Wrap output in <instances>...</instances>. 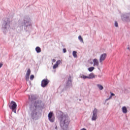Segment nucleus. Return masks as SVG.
I'll list each match as a JSON object with an SVG mask.
<instances>
[{
	"instance_id": "nucleus-1",
	"label": "nucleus",
	"mask_w": 130,
	"mask_h": 130,
	"mask_svg": "<svg viewBox=\"0 0 130 130\" xmlns=\"http://www.w3.org/2000/svg\"><path fill=\"white\" fill-rule=\"evenodd\" d=\"M59 119L61 127L64 130L68 129V127H69V124L70 123L69 117L64 115V114H62Z\"/></svg>"
},
{
	"instance_id": "nucleus-2",
	"label": "nucleus",
	"mask_w": 130,
	"mask_h": 130,
	"mask_svg": "<svg viewBox=\"0 0 130 130\" xmlns=\"http://www.w3.org/2000/svg\"><path fill=\"white\" fill-rule=\"evenodd\" d=\"M31 111L30 115L32 119L37 118V103L35 102L34 105H31L29 108Z\"/></svg>"
},
{
	"instance_id": "nucleus-3",
	"label": "nucleus",
	"mask_w": 130,
	"mask_h": 130,
	"mask_svg": "<svg viewBox=\"0 0 130 130\" xmlns=\"http://www.w3.org/2000/svg\"><path fill=\"white\" fill-rule=\"evenodd\" d=\"M9 108H10V109H12V111H13L14 113H16L17 104L16 103V102L14 101H11L10 105H9Z\"/></svg>"
},
{
	"instance_id": "nucleus-4",
	"label": "nucleus",
	"mask_w": 130,
	"mask_h": 130,
	"mask_svg": "<svg viewBox=\"0 0 130 130\" xmlns=\"http://www.w3.org/2000/svg\"><path fill=\"white\" fill-rule=\"evenodd\" d=\"M48 119L51 122H54L55 117H54V114L53 112H50L49 113L48 115Z\"/></svg>"
},
{
	"instance_id": "nucleus-5",
	"label": "nucleus",
	"mask_w": 130,
	"mask_h": 130,
	"mask_svg": "<svg viewBox=\"0 0 130 130\" xmlns=\"http://www.w3.org/2000/svg\"><path fill=\"white\" fill-rule=\"evenodd\" d=\"M48 83H49V81L48 80V79H43L42 81V83H41L42 87H43V88H45V87H46V86L48 85Z\"/></svg>"
},
{
	"instance_id": "nucleus-6",
	"label": "nucleus",
	"mask_w": 130,
	"mask_h": 130,
	"mask_svg": "<svg viewBox=\"0 0 130 130\" xmlns=\"http://www.w3.org/2000/svg\"><path fill=\"white\" fill-rule=\"evenodd\" d=\"M98 111L96 109H94L93 112V115L92 118V120H96L97 119V113Z\"/></svg>"
},
{
	"instance_id": "nucleus-7",
	"label": "nucleus",
	"mask_w": 130,
	"mask_h": 130,
	"mask_svg": "<svg viewBox=\"0 0 130 130\" xmlns=\"http://www.w3.org/2000/svg\"><path fill=\"white\" fill-rule=\"evenodd\" d=\"M107 56V55L106 54V53H104L102 54L100 57V62H102V61L105 60Z\"/></svg>"
},
{
	"instance_id": "nucleus-8",
	"label": "nucleus",
	"mask_w": 130,
	"mask_h": 130,
	"mask_svg": "<svg viewBox=\"0 0 130 130\" xmlns=\"http://www.w3.org/2000/svg\"><path fill=\"white\" fill-rule=\"evenodd\" d=\"M61 63V60H58L56 61V63L53 66V70L56 69V68H58V65Z\"/></svg>"
},
{
	"instance_id": "nucleus-9",
	"label": "nucleus",
	"mask_w": 130,
	"mask_h": 130,
	"mask_svg": "<svg viewBox=\"0 0 130 130\" xmlns=\"http://www.w3.org/2000/svg\"><path fill=\"white\" fill-rule=\"evenodd\" d=\"M93 66L95 67L96 66V67L99 66V61L96 58L93 59Z\"/></svg>"
},
{
	"instance_id": "nucleus-10",
	"label": "nucleus",
	"mask_w": 130,
	"mask_h": 130,
	"mask_svg": "<svg viewBox=\"0 0 130 130\" xmlns=\"http://www.w3.org/2000/svg\"><path fill=\"white\" fill-rule=\"evenodd\" d=\"M88 77V79H94L95 78V75H94V73H90L89 74Z\"/></svg>"
},
{
	"instance_id": "nucleus-11",
	"label": "nucleus",
	"mask_w": 130,
	"mask_h": 130,
	"mask_svg": "<svg viewBox=\"0 0 130 130\" xmlns=\"http://www.w3.org/2000/svg\"><path fill=\"white\" fill-rule=\"evenodd\" d=\"M122 110L123 113H126V112H127V109H126V107H123L122 108Z\"/></svg>"
},
{
	"instance_id": "nucleus-12",
	"label": "nucleus",
	"mask_w": 130,
	"mask_h": 130,
	"mask_svg": "<svg viewBox=\"0 0 130 130\" xmlns=\"http://www.w3.org/2000/svg\"><path fill=\"white\" fill-rule=\"evenodd\" d=\"M36 51H37V53H39L40 52H41V49L39 47H37L36 48Z\"/></svg>"
},
{
	"instance_id": "nucleus-13",
	"label": "nucleus",
	"mask_w": 130,
	"mask_h": 130,
	"mask_svg": "<svg viewBox=\"0 0 130 130\" xmlns=\"http://www.w3.org/2000/svg\"><path fill=\"white\" fill-rule=\"evenodd\" d=\"M110 94H111L110 96L108 99H107L106 100V101H108V100H110V99H111V98H112V96H115V94H114V93H113L110 92Z\"/></svg>"
},
{
	"instance_id": "nucleus-14",
	"label": "nucleus",
	"mask_w": 130,
	"mask_h": 130,
	"mask_svg": "<svg viewBox=\"0 0 130 130\" xmlns=\"http://www.w3.org/2000/svg\"><path fill=\"white\" fill-rule=\"evenodd\" d=\"M94 70H95L94 67H90L88 69V71H89V72H93Z\"/></svg>"
},
{
	"instance_id": "nucleus-15",
	"label": "nucleus",
	"mask_w": 130,
	"mask_h": 130,
	"mask_svg": "<svg viewBox=\"0 0 130 130\" xmlns=\"http://www.w3.org/2000/svg\"><path fill=\"white\" fill-rule=\"evenodd\" d=\"M97 86L100 90H103L104 87L102 85L98 84Z\"/></svg>"
},
{
	"instance_id": "nucleus-16",
	"label": "nucleus",
	"mask_w": 130,
	"mask_h": 130,
	"mask_svg": "<svg viewBox=\"0 0 130 130\" xmlns=\"http://www.w3.org/2000/svg\"><path fill=\"white\" fill-rule=\"evenodd\" d=\"M78 39L79 40H80V42H83V43H84V41H83V38H82V36H79L78 37Z\"/></svg>"
},
{
	"instance_id": "nucleus-17",
	"label": "nucleus",
	"mask_w": 130,
	"mask_h": 130,
	"mask_svg": "<svg viewBox=\"0 0 130 130\" xmlns=\"http://www.w3.org/2000/svg\"><path fill=\"white\" fill-rule=\"evenodd\" d=\"M30 74H31V70L30 69H28L26 75L27 76H30Z\"/></svg>"
},
{
	"instance_id": "nucleus-18",
	"label": "nucleus",
	"mask_w": 130,
	"mask_h": 130,
	"mask_svg": "<svg viewBox=\"0 0 130 130\" xmlns=\"http://www.w3.org/2000/svg\"><path fill=\"white\" fill-rule=\"evenodd\" d=\"M73 55L74 56V57H77V52L75 51H74L73 52Z\"/></svg>"
},
{
	"instance_id": "nucleus-19",
	"label": "nucleus",
	"mask_w": 130,
	"mask_h": 130,
	"mask_svg": "<svg viewBox=\"0 0 130 130\" xmlns=\"http://www.w3.org/2000/svg\"><path fill=\"white\" fill-rule=\"evenodd\" d=\"M81 78H82V79H88V76H86L85 75H82L81 76Z\"/></svg>"
},
{
	"instance_id": "nucleus-20",
	"label": "nucleus",
	"mask_w": 130,
	"mask_h": 130,
	"mask_svg": "<svg viewBox=\"0 0 130 130\" xmlns=\"http://www.w3.org/2000/svg\"><path fill=\"white\" fill-rule=\"evenodd\" d=\"M29 75H25V80L26 81H29Z\"/></svg>"
},
{
	"instance_id": "nucleus-21",
	"label": "nucleus",
	"mask_w": 130,
	"mask_h": 130,
	"mask_svg": "<svg viewBox=\"0 0 130 130\" xmlns=\"http://www.w3.org/2000/svg\"><path fill=\"white\" fill-rule=\"evenodd\" d=\"M30 80H31V81H32V80H33V79H34V75H31L29 78Z\"/></svg>"
},
{
	"instance_id": "nucleus-22",
	"label": "nucleus",
	"mask_w": 130,
	"mask_h": 130,
	"mask_svg": "<svg viewBox=\"0 0 130 130\" xmlns=\"http://www.w3.org/2000/svg\"><path fill=\"white\" fill-rule=\"evenodd\" d=\"M115 27H118V23L116 21L115 22Z\"/></svg>"
},
{
	"instance_id": "nucleus-23",
	"label": "nucleus",
	"mask_w": 130,
	"mask_h": 130,
	"mask_svg": "<svg viewBox=\"0 0 130 130\" xmlns=\"http://www.w3.org/2000/svg\"><path fill=\"white\" fill-rule=\"evenodd\" d=\"M72 83V80H69L68 81V82H67V85H69L68 84H69V83Z\"/></svg>"
},
{
	"instance_id": "nucleus-24",
	"label": "nucleus",
	"mask_w": 130,
	"mask_h": 130,
	"mask_svg": "<svg viewBox=\"0 0 130 130\" xmlns=\"http://www.w3.org/2000/svg\"><path fill=\"white\" fill-rule=\"evenodd\" d=\"M63 51L64 53H66V52H67V49L66 48L63 49Z\"/></svg>"
},
{
	"instance_id": "nucleus-25",
	"label": "nucleus",
	"mask_w": 130,
	"mask_h": 130,
	"mask_svg": "<svg viewBox=\"0 0 130 130\" xmlns=\"http://www.w3.org/2000/svg\"><path fill=\"white\" fill-rule=\"evenodd\" d=\"M55 61H56L55 59H53L52 60V62H55Z\"/></svg>"
},
{
	"instance_id": "nucleus-26",
	"label": "nucleus",
	"mask_w": 130,
	"mask_h": 130,
	"mask_svg": "<svg viewBox=\"0 0 130 130\" xmlns=\"http://www.w3.org/2000/svg\"><path fill=\"white\" fill-rule=\"evenodd\" d=\"M2 67H3V63L0 64V69H1V68H2Z\"/></svg>"
},
{
	"instance_id": "nucleus-27",
	"label": "nucleus",
	"mask_w": 130,
	"mask_h": 130,
	"mask_svg": "<svg viewBox=\"0 0 130 130\" xmlns=\"http://www.w3.org/2000/svg\"><path fill=\"white\" fill-rule=\"evenodd\" d=\"M81 130H87V129H86L85 128H83L81 129Z\"/></svg>"
},
{
	"instance_id": "nucleus-28",
	"label": "nucleus",
	"mask_w": 130,
	"mask_h": 130,
	"mask_svg": "<svg viewBox=\"0 0 130 130\" xmlns=\"http://www.w3.org/2000/svg\"><path fill=\"white\" fill-rule=\"evenodd\" d=\"M127 49H129V48H127Z\"/></svg>"
}]
</instances>
